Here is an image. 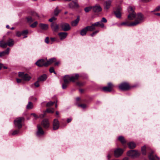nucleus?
<instances>
[{
  "label": "nucleus",
  "instance_id": "2eb2a0df",
  "mask_svg": "<svg viewBox=\"0 0 160 160\" xmlns=\"http://www.w3.org/2000/svg\"><path fill=\"white\" fill-rule=\"evenodd\" d=\"M37 128L38 131L36 133L37 135L38 136H39L43 134L44 132L41 126L39 125H38Z\"/></svg>",
  "mask_w": 160,
  "mask_h": 160
},
{
  "label": "nucleus",
  "instance_id": "4c0bfd02",
  "mask_svg": "<svg viewBox=\"0 0 160 160\" xmlns=\"http://www.w3.org/2000/svg\"><path fill=\"white\" fill-rule=\"evenodd\" d=\"M146 147L145 146L142 147L141 148L142 152L143 155H145L146 153Z\"/></svg>",
  "mask_w": 160,
  "mask_h": 160
},
{
  "label": "nucleus",
  "instance_id": "79ce46f5",
  "mask_svg": "<svg viewBox=\"0 0 160 160\" xmlns=\"http://www.w3.org/2000/svg\"><path fill=\"white\" fill-rule=\"evenodd\" d=\"M38 22H35L31 24L30 26L32 28H34L36 26Z\"/></svg>",
  "mask_w": 160,
  "mask_h": 160
},
{
  "label": "nucleus",
  "instance_id": "9d476101",
  "mask_svg": "<svg viewBox=\"0 0 160 160\" xmlns=\"http://www.w3.org/2000/svg\"><path fill=\"white\" fill-rule=\"evenodd\" d=\"M148 157L150 160H160V158L154 154L153 151L149 153Z\"/></svg>",
  "mask_w": 160,
  "mask_h": 160
},
{
  "label": "nucleus",
  "instance_id": "bf43d9fd",
  "mask_svg": "<svg viewBox=\"0 0 160 160\" xmlns=\"http://www.w3.org/2000/svg\"><path fill=\"white\" fill-rule=\"evenodd\" d=\"M22 79H17V82L18 83H20L21 82H22Z\"/></svg>",
  "mask_w": 160,
  "mask_h": 160
},
{
  "label": "nucleus",
  "instance_id": "a211bd4d",
  "mask_svg": "<svg viewBox=\"0 0 160 160\" xmlns=\"http://www.w3.org/2000/svg\"><path fill=\"white\" fill-rule=\"evenodd\" d=\"M92 9L95 12H98L101 11L102 9L99 5L97 4L92 7Z\"/></svg>",
  "mask_w": 160,
  "mask_h": 160
},
{
  "label": "nucleus",
  "instance_id": "39448f33",
  "mask_svg": "<svg viewBox=\"0 0 160 160\" xmlns=\"http://www.w3.org/2000/svg\"><path fill=\"white\" fill-rule=\"evenodd\" d=\"M24 120L23 117H20L17 118L14 121V124L15 127L19 129L22 127V122Z\"/></svg>",
  "mask_w": 160,
  "mask_h": 160
},
{
  "label": "nucleus",
  "instance_id": "f8f14e48",
  "mask_svg": "<svg viewBox=\"0 0 160 160\" xmlns=\"http://www.w3.org/2000/svg\"><path fill=\"white\" fill-rule=\"evenodd\" d=\"M59 127V121L57 119H55L53 120V128L54 130L58 129Z\"/></svg>",
  "mask_w": 160,
  "mask_h": 160
},
{
  "label": "nucleus",
  "instance_id": "052dcab7",
  "mask_svg": "<svg viewBox=\"0 0 160 160\" xmlns=\"http://www.w3.org/2000/svg\"><path fill=\"white\" fill-rule=\"evenodd\" d=\"M72 120V119L71 118H68L67 119V122L68 123H69V122H70Z\"/></svg>",
  "mask_w": 160,
  "mask_h": 160
},
{
  "label": "nucleus",
  "instance_id": "5701e85b",
  "mask_svg": "<svg viewBox=\"0 0 160 160\" xmlns=\"http://www.w3.org/2000/svg\"><path fill=\"white\" fill-rule=\"evenodd\" d=\"M9 48H8L4 51L0 52V57L5 56L6 55H8L9 53Z\"/></svg>",
  "mask_w": 160,
  "mask_h": 160
},
{
  "label": "nucleus",
  "instance_id": "e2e57ef3",
  "mask_svg": "<svg viewBox=\"0 0 160 160\" xmlns=\"http://www.w3.org/2000/svg\"><path fill=\"white\" fill-rule=\"evenodd\" d=\"M96 34H95V33H94V32H93L91 34H90V36L92 37H93L95 35H96Z\"/></svg>",
  "mask_w": 160,
  "mask_h": 160
},
{
  "label": "nucleus",
  "instance_id": "2f4dec72",
  "mask_svg": "<svg viewBox=\"0 0 160 160\" xmlns=\"http://www.w3.org/2000/svg\"><path fill=\"white\" fill-rule=\"evenodd\" d=\"M118 139L123 144L126 143V141L124 139V138L122 136L119 137Z\"/></svg>",
  "mask_w": 160,
  "mask_h": 160
},
{
  "label": "nucleus",
  "instance_id": "f704fd0d",
  "mask_svg": "<svg viewBox=\"0 0 160 160\" xmlns=\"http://www.w3.org/2000/svg\"><path fill=\"white\" fill-rule=\"evenodd\" d=\"M33 105L32 103L31 102H29L27 106V108L28 109H30L33 108Z\"/></svg>",
  "mask_w": 160,
  "mask_h": 160
},
{
  "label": "nucleus",
  "instance_id": "680f3d73",
  "mask_svg": "<svg viewBox=\"0 0 160 160\" xmlns=\"http://www.w3.org/2000/svg\"><path fill=\"white\" fill-rule=\"evenodd\" d=\"M56 115H57V117H59V113L58 111H56Z\"/></svg>",
  "mask_w": 160,
  "mask_h": 160
},
{
  "label": "nucleus",
  "instance_id": "412c9836",
  "mask_svg": "<svg viewBox=\"0 0 160 160\" xmlns=\"http://www.w3.org/2000/svg\"><path fill=\"white\" fill-rule=\"evenodd\" d=\"M56 61V59L55 58H53L50 59L48 61H47V62H46L45 66H48L49 65L55 62Z\"/></svg>",
  "mask_w": 160,
  "mask_h": 160
},
{
  "label": "nucleus",
  "instance_id": "3c124183",
  "mask_svg": "<svg viewBox=\"0 0 160 160\" xmlns=\"http://www.w3.org/2000/svg\"><path fill=\"white\" fill-rule=\"evenodd\" d=\"M50 72L51 73H52L53 72L55 74H56V73L54 70V68L53 67H51L49 69Z\"/></svg>",
  "mask_w": 160,
  "mask_h": 160
},
{
  "label": "nucleus",
  "instance_id": "a18cd8bd",
  "mask_svg": "<svg viewBox=\"0 0 160 160\" xmlns=\"http://www.w3.org/2000/svg\"><path fill=\"white\" fill-rule=\"evenodd\" d=\"M27 21L28 22H32L33 21V20L32 19V17H29L27 18Z\"/></svg>",
  "mask_w": 160,
  "mask_h": 160
},
{
  "label": "nucleus",
  "instance_id": "6e6552de",
  "mask_svg": "<svg viewBox=\"0 0 160 160\" xmlns=\"http://www.w3.org/2000/svg\"><path fill=\"white\" fill-rule=\"evenodd\" d=\"M119 88L121 90H126L129 89L130 86L128 83L124 82L120 84L119 86Z\"/></svg>",
  "mask_w": 160,
  "mask_h": 160
},
{
  "label": "nucleus",
  "instance_id": "8fccbe9b",
  "mask_svg": "<svg viewBox=\"0 0 160 160\" xmlns=\"http://www.w3.org/2000/svg\"><path fill=\"white\" fill-rule=\"evenodd\" d=\"M39 81L38 80L37 81L34 83V85L36 87H38L39 86Z\"/></svg>",
  "mask_w": 160,
  "mask_h": 160
},
{
  "label": "nucleus",
  "instance_id": "37998d69",
  "mask_svg": "<svg viewBox=\"0 0 160 160\" xmlns=\"http://www.w3.org/2000/svg\"><path fill=\"white\" fill-rule=\"evenodd\" d=\"M78 107H81L82 109H85L87 107V106L85 104H79L78 105Z\"/></svg>",
  "mask_w": 160,
  "mask_h": 160
},
{
  "label": "nucleus",
  "instance_id": "603ef678",
  "mask_svg": "<svg viewBox=\"0 0 160 160\" xmlns=\"http://www.w3.org/2000/svg\"><path fill=\"white\" fill-rule=\"evenodd\" d=\"M101 21L102 22H102L106 23L107 22V20L105 18H102Z\"/></svg>",
  "mask_w": 160,
  "mask_h": 160
},
{
  "label": "nucleus",
  "instance_id": "473e14b6",
  "mask_svg": "<svg viewBox=\"0 0 160 160\" xmlns=\"http://www.w3.org/2000/svg\"><path fill=\"white\" fill-rule=\"evenodd\" d=\"M88 31V30L86 27L85 28L81 31L80 34L82 36L85 35Z\"/></svg>",
  "mask_w": 160,
  "mask_h": 160
},
{
  "label": "nucleus",
  "instance_id": "c756f323",
  "mask_svg": "<svg viewBox=\"0 0 160 160\" xmlns=\"http://www.w3.org/2000/svg\"><path fill=\"white\" fill-rule=\"evenodd\" d=\"M94 25L96 26V27H100L101 28H103L104 26V24L101 21L95 23Z\"/></svg>",
  "mask_w": 160,
  "mask_h": 160
},
{
  "label": "nucleus",
  "instance_id": "338daca9",
  "mask_svg": "<svg viewBox=\"0 0 160 160\" xmlns=\"http://www.w3.org/2000/svg\"><path fill=\"white\" fill-rule=\"evenodd\" d=\"M59 62H55V64L56 65H58L59 64Z\"/></svg>",
  "mask_w": 160,
  "mask_h": 160
},
{
  "label": "nucleus",
  "instance_id": "4d7b16f0",
  "mask_svg": "<svg viewBox=\"0 0 160 160\" xmlns=\"http://www.w3.org/2000/svg\"><path fill=\"white\" fill-rule=\"evenodd\" d=\"M31 115L33 116L36 119L38 118L39 117L35 113H32L31 114Z\"/></svg>",
  "mask_w": 160,
  "mask_h": 160
},
{
  "label": "nucleus",
  "instance_id": "58836bf2",
  "mask_svg": "<svg viewBox=\"0 0 160 160\" xmlns=\"http://www.w3.org/2000/svg\"><path fill=\"white\" fill-rule=\"evenodd\" d=\"M55 102L50 101L47 103L46 106L47 107H50Z\"/></svg>",
  "mask_w": 160,
  "mask_h": 160
},
{
  "label": "nucleus",
  "instance_id": "a19ab883",
  "mask_svg": "<svg viewBox=\"0 0 160 160\" xmlns=\"http://www.w3.org/2000/svg\"><path fill=\"white\" fill-rule=\"evenodd\" d=\"M19 132V130H16L13 131L11 134L12 135H14L18 134Z\"/></svg>",
  "mask_w": 160,
  "mask_h": 160
},
{
  "label": "nucleus",
  "instance_id": "69168bd1",
  "mask_svg": "<svg viewBox=\"0 0 160 160\" xmlns=\"http://www.w3.org/2000/svg\"><path fill=\"white\" fill-rule=\"evenodd\" d=\"M2 68V64L0 63V70Z\"/></svg>",
  "mask_w": 160,
  "mask_h": 160
},
{
  "label": "nucleus",
  "instance_id": "423d86ee",
  "mask_svg": "<svg viewBox=\"0 0 160 160\" xmlns=\"http://www.w3.org/2000/svg\"><path fill=\"white\" fill-rule=\"evenodd\" d=\"M18 76L21 78L22 79L26 81H28L31 78V76L27 73H25L23 72H18Z\"/></svg>",
  "mask_w": 160,
  "mask_h": 160
},
{
  "label": "nucleus",
  "instance_id": "1a4fd4ad",
  "mask_svg": "<svg viewBox=\"0 0 160 160\" xmlns=\"http://www.w3.org/2000/svg\"><path fill=\"white\" fill-rule=\"evenodd\" d=\"M62 29L65 31H68L70 29V25L67 23H62L60 25Z\"/></svg>",
  "mask_w": 160,
  "mask_h": 160
},
{
  "label": "nucleus",
  "instance_id": "ea45409f",
  "mask_svg": "<svg viewBox=\"0 0 160 160\" xmlns=\"http://www.w3.org/2000/svg\"><path fill=\"white\" fill-rule=\"evenodd\" d=\"M92 8V7H89L86 8L84 9L85 11L86 12H88L90 11Z\"/></svg>",
  "mask_w": 160,
  "mask_h": 160
},
{
  "label": "nucleus",
  "instance_id": "cd10ccee",
  "mask_svg": "<svg viewBox=\"0 0 160 160\" xmlns=\"http://www.w3.org/2000/svg\"><path fill=\"white\" fill-rule=\"evenodd\" d=\"M47 78V76L45 74H43L38 78V80L40 81H43L46 80Z\"/></svg>",
  "mask_w": 160,
  "mask_h": 160
},
{
  "label": "nucleus",
  "instance_id": "bb28decb",
  "mask_svg": "<svg viewBox=\"0 0 160 160\" xmlns=\"http://www.w3.org/2000/svg\"><path fill=\"white\" fill-rule=\"evenodd\" d=\"M69 7L71 8H73L75 7H78V4L76 2H72L69 4Z\"/></svg>",
  "mask_w": 160,
  "mask_h": 160
},
{
  "label": "nucleus",
  "instance_id": "c03bdc74",
  "mask_svg": "<svg viewBox=\"0 0 160 160\" xmlns=\"http://www.w3.org/2000/svg\"><path fill=\"white\" fill-rule=\"evenodd\" d=\"M46 114V112L45 111L43 114L40 115L39 117L41 118H43L45 116Z\"/></svg>",
  "mask_w": 160,
  "mask_h": 160
},
{
  "label": "nucleus",
  "instance_id": "7c9ffc66",
  "mask_svg": "<svg viewBox=\"0 0 160 160\" xmlns=\"http://www.w3.org/2000/svg\"><path fill=\"white\" fill-rule=\"evenodd\" d=\"M128 145L129 148L131 149H133L136 146L135 143L132 142H129L128 144Z\"/></svg>",
  "mask_w": 160,
  "mask_h": 160
},
{
  "label": "nucleus",
  "instance_id": "f03ea898",
  "mask_svg": "<svg viewBox=\"0 0 160 160\" xmlns=\"http://www.w3.org/2000/svg\"><path fill=\"white\" fill-rule=\"evenodd\" d=\"M144 16L141 13H139L136 15L135 20L133 22V25L136 26L142 22L144 20Z\"/></svg>",
  "mask_w": 160,
  "mask_h": 160
},
{
  "label": "nucleus",
  "instance_id": "49530a36",
  "mask_svg": "<svg viewBox=\"0 0 160 160\" xmlns=\"http://www.w3.org/2000/svg\"><path fill=\"white\" fill-rule=\"evenodd\" d=\"M56 40L55 38H50V41H49V43L51 44H52L53 42L55 41Z\"/></svg>",
  "mask_w": 160,
  "mask_h": 160
},
{
  "label": "nucleus",
  "instance_id": "a878e982",
  "mask_svg": "<svg viewBox=\"0 0 160 160\" xmlns=\"http://www.w3.org/2000/svg\"><path fill=\"white\" fill-rule=\"evenodd\" d=\"M133 22H132L131 23H129L128 21H126L122 23L121 24V25H125L128 26H134V25H133Z\"/></svg>",
  "mask_w": 160,
  "mask_h": 160
},
{
  "label": "nucleus",
  "instance_id": "20e7f679",
  "mask_svg": "<svg viewBox=\"0 0 160 160\" xmlns=\"http://www.w3.org/2000/svg\"><path fill=\"white\" fill-rule=\"evenodd\" d=\"M140 155V153L138 151L134 150H130L127 152V155L132 158H134L138 157Z\"/></svg>",
  "mask_w": 160,
  "mask_h": 160
},
{
  "label": "nucleus",
  "instance_id": "9b49d317",
  "mask_svg": "<svg viewBox=\"0 0 160 160\" xmlns=\"http://www.w3.org/2000/svg\"><path fill=\"white\" fill-rule=\"evenodd\" d=\"M112 1L108 0L105 1L104 3V9L105 10H108L110 8L111 5Z\"/></svg>",
  "mask_w": 160,
  "mask_h": 160
},
{
  "label": "nucleus",
  "instance_id": "e433bc0d",
  "mask_svg": "<svg viewBox=\"0 0 160 160\" xmlns=\"http://www.w3.org/2000/svg\"><path fill=\"white\" fill-rule=\"evenodd\" d=\"M46 112L50 113H53L54 112V109L52 108H48L45 111Z\"/></svg>",
  "mask_w": 160,
  "mask_h": 160
},
{
  "label": "nucleus",
  "instance_id": "5fc2aeb1",
  "mask_svg": "<svg viewBox=\"0 0 160 160\" xmlns=\"http://www.w3.org/2000/svg\"><path fill=\"white\" fill-rule=\"evenodd\" d=\"M112 156V154L111 153H109L108 154L107 156V158H108V159L109 160L110 158Z\"/></svg>",
  "mask_w": 160,
  "mask_h": 160
},
{
  "label": "nucleus",
  "instance_id": "0e129e2a",
  "mask_svg": "<svg viewBox=\"0 0 160 160\" xmlns=\"http://www.w3.org/2000/svg\"><path fill=\"white\" fill-rule=\"evenodd\" d=\"M122 160H129V159L127 158V157H125Z\"/></svg>",
  "mask_w": 160,
  "mask_h": 160
},
{
  "label": "nucleus",
  "instance_id": "b1692460",
  "mask_svg": "<svg viewBox=\"0 0 160 160\" xmlns=\"http://www.w3.org/2000/svg\"><path fill=\"white\" fill-rule=\"evenodd\" d=\"M136 15L135 12L130 13L128 16V18L130 20H133L135 18Z\"/></svg>",
  "mask_w": 160,
  "mask_h": 160
},
{
  "label": "nucleus",
  "instance_id": "13d9d810",
  "mask_svg": "<svg viewBox=\"0 0 160 160\" xmlns=\"http://www.w3.org/2000/svg\"><path fill=\"white\" fill-rule=\"evenodd\" d=\"M160 10V6H158L154 9V11H159Z\"/></svg>",
  "mask_w": 160,
  "mask_h": 160
},
{
  "label": "nucleus",
  "instance_id": "c85d7f7f",
  "mask_svg": "<svg viewBox=\"0 0 160 160\" xmlns=\"http://www.w3.org/2000/svg\"><path fill=\"white\" fill-rule=\"evenodd\" d=\"M114 14L116 17L118 18H120L121 17V13L119 9H117L114 12Z\"/></svg>",
  "mask_w": 160,
  "mask_h": 160
},
{
  "label": "nucleus",
  "instance_id": "72a5a7b5",
  "mask_svg": "<svg viewBox=\"0 0 160 160\" xmlns=\"http://www.w3.org/2000/svg\"><path fill=\"white\" fill-rule=\"evenodd\" d=\"M134 9L135 8L134 7L130 6L128 7V9L129 13H131L135 12L134 11Z\"/></svg>",
  "mask_w": 160,
  "mask_h": 160
},
{
  "label": "nucleus",
  "instance_id": "c9c22d12",
  "mask_svg": "<svg viewBox=\"0 0 160 160\" xmlns=\"http://www.w3.org/2000/svg\"><path fill=\"white\" fill-rule=\"evenodd\" d=\"M60 12V10L58 9V8L57 7L54 10V14L55 16H57Z\"/></svg>",
  "mask_w": 160,
  "mask_h": 160
},
{
  "label": "nucleus",
  "instance_id": "4be33fe9",
  "mask_svg": "<svg viewBox=\"0 0 160 160\" xmlns=\"http://www.w3.org/2000/svg\"><path fill=\"white\" fill-rule=\"evenodd\" d=\"M39 26L41 29L44 30H47L48 28V24L42 23L39 24Z\"/></svg>",
  "mask_w": 160,
  "mask_h": 160
},
{
  "label": "nucleus",
  "instance_id": "f3484780",
  "mask_svg": "<svg viewBox=\"0 0 160 160\" xmlns=\"http://www.w3.org/2000/svg\"><path fill=\"white\" fill-rule=\"evenodd\" d=\"M51 27L52 30L54 32H57L59 29V25L54 23L51 24Z\"/></svg>",
  "mask_w": 160,
  "mask_h": 160
},
{
  "label": "nucleus",
  "instance_id": "393cba45",
  "mask_svg": "<svg viewBox=\"0 0 160 160\" xmlns=\"http://www.w3.org/2000/svg\"><path fill=\"white\" fill-rule=\"evenodd\" d=\"M96 26L94 23L91 26H88L86 27L88 31H92L95 29Z\"/></svg>",
  "mask_w": 160,
  "mask_h": 160
},
{
  "label": "nucleus",
  "instance_id": "7ed1b4c3",
  "mask_svg": "<svg viewBox=\"0 0 160 160\" xmlns=\"http://www.w3.org/2000/svg\"><path fill=\"white\" fill-rule=\"evenodd\" d=\"M14 44V41L12 39H9L7 40L6 42H5L3 41H0V47L2 48H5L8 46L9 47L12 46Z\"/></svg>",
  "mask_w": 160,
  "mask_h": 160
},
{
  "label": "nucleus",
  "instance_id": "dca6fc26",
  "mask_svg": "<svg viewBox=\"0 0 160 160\" xmlns=\"http://www.w3.org/2000/svg\"><path fill=\"white\" fill-rule=\"evenodd\" d=\"M108 85V86L104 87L102 88L103 91L105 92H110L111 91L113 85L111 82H109Z\"/></svg>",
  "mask_w": 160,
  "mask_h": 160
},
{
  "label": "nucleus",
  "instance_id": "ddd939ff",
  "mask_svg": "<svg viewBox=\"0 0 160 160\" xmlns=\"http://www.w3.org/2000/svg\"><path fill=\"white\" fill-rule=\"evenodd\" d=\"M42 125L45 128H48L49 126V123L47 119L43 120L41 123Z\"/></svg>",
  "mask_w": 160,
  "mask_h": 160
},
{
  "label": "nucleus",
  "instance_id": "6e6d98bb",
  "mask_svg": "<svg viewBox=\"0 0 160 160\" xmlns=\"http://www.w3.org/2000/svg\"><path fill=\"white\" fill-rule=\"evenodd\" d=\"M49 38L48 37L46 38L45 40V42L47 43H49Z\"/></svg>",
  "mask_w": 160,
  "mask_h": 160
},
{
  "label": "nucleus",
  "instance_id": "aec40b11",
  "mask_svg": "<svg viewBox=\"0 0 160 160\" xmlns=\"http://www.w3.org/2000/svg\"><path fill=\"white\" fill-rule=\"evenodd\" d=\"M79 17L78 16L77 17V18L76 20L71 22V24L72 26L73 27L76 26L79 22Z\"/></svg>",
  "mask_w": 160,
  "mask_h": 160
},
{
  "label": "nucleus",
  "instance_id": "864d4df0",
  "mask_svg": "<svg viewBox=\"0 0 160 160\" xmlns=\"http://www.w3.org/2000/svg\"><path fill=\"white\" fill-rule=\"evenodd\" d=\"M16 35L18 37H20L22 35V32H17Z\"/></svg>",
  "mask_w": 160,
  "mask_h": 160
},
{
  "label": "nucleus",
  "instance_id": "6ab92c4d",
  "mask_svg": "<svg viewBox=\"0 0 160 160\" xmlns=\"http://www.w3.org/2000/svg\"><path fill=\"white\" fill-rule=\"evenodd\" d=\"M58 35L60 37V39L61 40H62L66 38L68 35V33L66 32H62L59 33Z\"/></svg>",
  "mask_w": 160,
  "mask_h": 160
},
{
  "label": "nucleus",
  "instance_id": "774afa93",
  "mask_svg": "<svg viewBox=\"0 0 160 160\" xmlns=\"http://www.w3.org/2000/svg\"><path fill=\"white\" fill-rule=\"evenodd\" d=\"M99 30H96V31H95V32H94V33H95V34H96L97 33H98L99 32Z\"/></svg>",
  "mask_w": 160,
  "mask_h": 160
},
{
  "label": "nucleus",
  "instance_id": "f257e3e1",
  "mask_svg": "<svg viewBox=\"0 0 160 160\" xmlns=\"http://www.w3.org/2000/svg\"><path fill=\"white\" fill-rule=\"evenodd\" d=\"M79 77V75L78 74L71 76L69 75H65L63 78L64 83L62 85V88L63 89H66L70 81L74 82L77 80Z\"/></svg>",
  "mask_w": 160,
  "mask_h": 160
},
{
  "label": "nucleus",
  "instance_id": "09e8293b",
  "mask_svg": "<svg viewBox=\"0 0 160 160\" xmlns=\"http://www.w3.org/2000/svg\"><path fill=\"white\" fill-rule=\"evenodd\" d=\"M22 35H24V34L27 35V34H28V31L27 30H24L22 31Z\"/></svg>",
  "mask_w": 160,
  "mask_h": 160
},
{
  "label": "nucleus",
  "instance_id": "0eeeda50",
  "mask_svg": "<svg viewBox=\"0 0 160 160\" xmlns=\"http://www.w3.org/2000/svg\"><path fill=\"white\" fill-rule=\"evenodd\" d=\"M123 152V150L122 149L117 148L115 149L114 151V156L116 158L119 157L122 155Z\"/></svg>",
  "mask_w": 160,
  "mask_h": 160
},
{
  "label": "nucleus",
  "instance_id": "4468645a",
  "mask_svg": "<svg viewBox=\"0 0 160 160\" xmlns=\"http://www.w3.org/2000/svg\"><path fill=\"white\" fill-rule=\"evenodd\" d=\"M45 62L44 59H41L38 60L35 63V64L39 67H41L43 66H45Z\"/></svg>",
  "mask_w": 160,
  "mask_h": 160
},
{
  "label": "nucleus",
  "instance_id": "de8ad7c7",
  "mask_svg": "<svg viewBox=\"0 0 160 160\" xmlns=\"http://www.w3.org/2000/svg\"><path fill=\"white\" fill-rule=\"evenodd\" d=\"M56 19V18L53 17L49 19L48 20L49 21L52 22L53 21L55 20Z\"/></svg>",
  "mask_w": 160,
  "mask_h": 160
}]
</instances>
